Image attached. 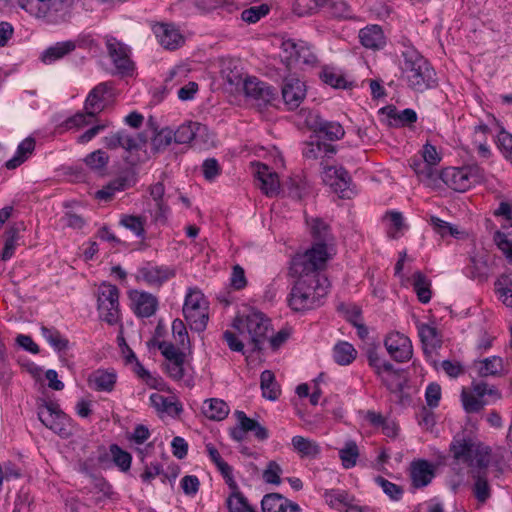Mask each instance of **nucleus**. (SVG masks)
I'll list each match as a JSON object with an SVG mask.
<instances>
[{"mask_svg":"<svg viewBox=\"0 0 512 512\" xmlns=\"http://www.w3.org/2000/svg\"><path fill=\"white\" fill-rule=\"evenodd\" d=\"M152 30L160 45L167 50H176L185 42L183 35L174 24L156 23Z\"/></svg>","mask_w":512,"mask_h":512,"instance_id":"obj_15","label":"nucleus"},{"mask_svg":"<svg viewBox=\"0 0 512 512\" xmlns=\"http://www.w3.org/2000/svg\"><path fill=\"white\" fill-rule=\"evenodd\" d=\"M139 277L150 286H161L175 276V269L169 266H155L148 263L138 271Z\"/></svg>","mask_w":512,"mask_h":512,"instance_id":"obj_18","label":"nucleus"},{"mask_svg":"<svg viewBox=\"0 0 512 512\" xmlns=\"http://www.w3.org/2000/svg\"><path fill=\"white\" fill-rule=\"evenodd\" d=\"M356 357L357 351L349 342L340 341L333 348V358L341 366L351 364Z\"/></svg>","mask_w":512,"mask_h":512,"instance_id":"obj_34","label":"nucleus"},{"mask_svg":"<svg viewBox=\"0 0 512 512\" xmlns=\"http://www.w3.org/2000/svg\"><path fill=\"white\" fill-rule=\"evenodd\" d=\"M325 499L330 507L342 511L347 506L350 497L344 490L331 489L325 492Z\"/></svg>","mask_w":512,"mask_h":512,"instance_id":"obj_46","label":"nucleus"},{"mask_svg":"<svg viewBox=\"0 0 512 512\" xmlns=\"http://www.w3.org/2000/svg\"><path fill=\"white\" fill-rule=\"evenodd\" d=\"M109 90L110 87L107 83H100L89 92L84 103V110L89 116L95 117L104 109V95Z\"/></svg>","mask_w":512,"mask_h":512,"instance_id":"obj_23","label":"nucleus"},{"mask_svg":"<svg viewBox=\"0 0 512 512\" xmlns=\"http://www.w3.org/2000/svg\"><path fill=\"white\" fill-rule=\"evenodd\" d=\"M206 131L207 127L199 122H185L174 131V142L176 144H189Z\"/></svg>","mask_w":512,"mask_h":512,"instance_id":"obj_25","label":"nucleus"},{"mask_svg":"<svg viewBox=\"0 0 512 512\" xmlns=\"http://www.w3.org/2000/svg\"><path fill=\"white\" fill-rule=\"evenodd\" d=\"M97 309L100 318L109 325H114L119 321V289L117 286L103 282L97 293Z\"/></svg>","mask_w":512,"mask_h":512,"instance_id":"obj_9","label":"nucleus"},{"mask_svg":"<svg viewBox=\"0 0 512 512\" xmlns=\"http://www.w3.org/2000/svg\"><path fill=\"white\" fill-rule=\"evenodd\" d=\"M327 278L297 279L287 298L288 306L295 312H305L320 307L329 289Z\"/></svg>","mask_w":512,"mask_h":512,"instance_id":"obj_2","label":"nucleus"},{"mask_svg":"<svg viewBox=\"0 0 512 512\" xmlns=\"http://www.w3.org/2000/svg\"><path fill=\"white\" fill-rule=\"evenodd\" d=\"M463 408L467 413H477L483 409L485 403L476 394L463 390L461 393Z\"/></svg>","mask_w":512,"mask_h":512,"instance_id":"obj_50","label":"nucleus"},{"mask_svg":"<svg viewBox=\"0 0 512 512\" xmlns=\"http://www.w3.org/2000/svg\"><path fill=\"white\" fill-rule=\"evenodd\" d=\"M152 406L161 412H166L173 416H178L182 411L179 403L173 402L170 398L165 397L158 393H153L150 396Z\"/></svg>","mask_w":512,"mask_h":512,"instance_id":"obj_36","label":"nucleus"},{"mask_svg":"<svg viewBox=\"0 0 512 512\" xmlns=\"http://www.w3.org/2000/svg\"><path fill=\"white\" fill-rule=\"evenodd\" d=\"M19 6L37 18L49 23L64 22L69 18L71 0H18Z\"/></svg>","mask_w":512,"mask_h":512,"instance_id":"obj_5","label":"nucleus"},{"mask_svg":"<svg viewBox=\"0 0 512 512\" xmlns=\"http://www.w3.org/2000/svg\"><path fill=\"white\" fill-rule=\"evenodd\" d=\"M291 444L294 451L301 458L315 459L321 452V448L316 441L303 436H294L291 440Z\"/></svg>","mask_w":512,"mask_h":512,"instance_id":"obj_28","label":"nucleus"},{"mask_svg":"<svg viewBox=\"0 0 512 512\" xmlns=\"http://www.w3.org/2000/svg\"><path fill=\"white\" fill-rule=\"evenodd\" d=\"M359 456V449L354 441H348L344 447L339 450V457L342 465L346 469H350L356 465Z\"/></svg>","mask_w":512,"mask_h":512,"instance_id":"obj_42","label":"nucleus"},{"mask_svg":"<svg viewBox=\"0 0 512 512\" xmlns=\"http://www.w3.org/2000/svg\"><path fill=\"white\" fill-rule=\"evenodd\" d=\"M282 468L275 461H270L263 471V479L266 483L278 485L281 482L280 475Z\"/></svg>","mask_w":512,"mask_h":512,"instance_id":"obj_60","label":"nucleus"},{"mask_svg":"<svg viewBox=\"0 0 512 512\" xmlns=\"http://www.w3.org/2000/svg\"><path fill=\"white\" fill-rule=\"evenodd\" d=\"M418 334L425 353H427L428 348L434 350L441 347L442 338L436 327L428 324H421L418 326Z\"/></svg>","mask_w":512,"mask_h":512,"instance_id":"obj_31","label":"nucleus"},{"mask_svg":"<svg viewBox=\"0 0 512 512\" xmlns=\"http://www.w3.org/2000/svg\"><path fill=\"white\" fill-rule=\"evenodd\" d=\"M232 493L227 498V507L229 512H256L248 503L247 498L238 489H231Z\"/></svg>","mask_w":512,"mask_h":512,"instance_id":"obj_39","label":"nucleus"},{"mask_svg":"<svg viewBox=\"0 0 512 512\" xmlns=\"http://www.w3.org/2000/svg\"><path fill=\"white\" fill-rule=\"evenodd\" d=\"M384 346L390 357L398 362L409 361L413 356L412 342L406 335L399 332L388 334L384 340Z\"/></svg>","mask_w":512,"mask_h":512,"instance_id":"obj_13","label":"nucleus"},{"mask_svg":"<svg viewBox=\"0 0 512 512\" xmlns=\"http://www.w3.org/2000/svg\"><path fill=\"white\" fill-rule=\"evenodd\" d=\"M442 181L458 192H465L470 189V182H468L467 173L463 167L448 168L442 171Z\"/></svg>","mask_w":512,"mask_h":512,"instance_id":"obj_26","label":"nucleus"},{"mask_svg":"<svg viewBox=\"0 0 512 512\" xmlns=\"http://www.w3.org/2000/svg\"><path fill=\"white\" fill-rule=\"evenodd\" d=\"M320 78L325 84H328L333 88H349L348 82L345 80V78L341 74H338L332 70L324 69L320 74Z\"/></svg>","mask_w":512,"mask_h":512,"instance_id":"obj_58","label":"nucleus"},{"mask_svg":"<svg viewBox=\"0 0 512 512\" xmlns=\"http://www.w3.org/2000/svg\"><path fill=\"white\" fill-rule=\"evenodd\" d=\"M260 387L264 398L275 401L278 399L281 390L275 380V375L270 370H264L260 376Z\"/></svg>","mask_w":512,"mask_h":512,"instance_id":"obj_33","label":"nucleus"},{"mask_svg":"<svg viewBox=\"0 0 512 512\" xmlns=\"http://www.w3.org/2000/svg\"><path fill=\"white\" fill-rule=\"evenodd\" d=\"M76 49V43L72 40L57 42L45 49L40 56L44 64H52L53 62L64 58Z\"/></svg>","mask_w":512,"mask_h":512,"instance_id":"obj_27","label":"nucleus"},{"mask_svg":"<svg viewBox=\"0 0 512 512\" xmlns=\"http://www.w3.org/2000/svg\"><path fill=\"white\" fill-rule=\"evenodd\" d=\"M322 167L321 177L326 185H329L341 198H349L348 188L351 183V177L348 171L340 166H330L324 160L320 163Z\"/></svg>","mask_w":512,"mask_h":512,"instance_id":"obj_10","label":"nucleus"},{"mask_svg":"<svg viewBox=\"0 0 512 512\" xmlns=\"http://www.w3.org/2000/svg\"><path fill=\"white\" fill-rule=\"evenodd\" d=\"M233 327L240 334L248 333L250 344L253 351H261L263 344L267 339V333L270 327V319L260 311H251L244 318L236 317L233 321Z\"/></svg>","mask_w":512,"mask_h":512,"instance_id":"obj_6","label":"nucleus"},{"mask_svg":"<svg viewBox=\"0 0 512 512\" xmlns=\"http://www.w3.org/2000/svg\"><path fill=\"white\" fill-rule=\"evenodd\" d=\"M449 450L454 460L472 469L486 465L487 446L464 433L454 436Z\"/></svg>","mask_w":512,"mask_h":512,"instance_id":"obj_4","label":"nucleus"},{"mask_svg":"<svg viewBox=\"0 0 512 512\" xmlns=\"http://www.w3.org/2000/svg\"><path fill=\"white\" fill-rule=\"evenodd\" d=\"M410 477L414 488L429 485L435 477V466L427 460H415L410 465Z\"/></svg>","mask_w":512,"mask_h":512,"instance_id":"obj_17","label":"nucleus"},{"mask_svg":"<svg viewBox=\"0 0 512 512\" xmlns=\"http://www.w3.org/2000/svg\"><path fill=\"white\" fill-rule=\"evenodd\" d=\"M110 452L113 457L114 463L122 470L127 471L130 469L132 457L130 453L121 449L118 445L112 444Z\"/></svg>","mask_w":512,"mask_h":512,"instance_id":"obj_54","label":"nucleus"},{"mask_svg":"<svg viewBox=\"0 0 512 512\" xmlns=\"http://www.w3.org/2000/svg\"><path fill=\"white\" fill-rule=\"evenodd\" d=\"M174 141V131L165 127L157 131L152 138V150L156 152L164 151Z\"/></svg>","mask_w":512,"mask_h":512,"instance_id":"obj_45","label":"nucleus"},{"mask_svg":"<svg viewBox=\"0 0 512 512\" xmlns=\"http://www.w3.org/2000/svg\"><path fill=\"white\" fill-rule=\"evenodd\" d=\"M385 218H388L391 222V228L388 231L389 236L398 238V233L405 227L402 214L397 211H389L385 214Z\"/></svg>","mask_w":512,"mask_h":512,"instance_id":"obj_61","label":"nucleus"},{"mask_svg":"<svg viewBox=\"0 0 512 512\" xmlns=\"http://www.w3.org/2000/svg\"><path fill=\"white\" fill-rule=\"evenodd\" d=\"M117 381V374L114 370L97 369L87 379L88 386L98 392L113 391Z\"/></svg>","mask_w":512,"mask_h":512,"instance_id":"obj_22","label":"nucleus"},{"mask_svg":"<svg viewBox=\"0 0 512 512\" xmlns=\"http://www.w3.org/2000/svg\"><path fill=\"white\" fill-rule=\"evenodd\" d=\"M145 223V217L135 215H123L119 222L121 226L125 227L126 229H129L139 238L145 237Z\"/></svg>","mask_w":512,"mask_h":512,"instance_id":"obj_41","label":"nucleus"},{"mask_svg":"<svg viewBox=\"0 0 512 512\" xmlns=\"http://www.w3.org/2000/svg\"><path fill=\"white\" fill-rule=\"evenodd\" d=\"M147 141L142 133L131 134L125 129L112 132L103 138L104 146L109 150L123 148L128 152L138 151Z\"/></svg>","mask_w":512,"mask_h":512,"instance_id":"obj_11","label":"nucleus"},{"mask_svg":"<svg viewBox=\"0 0 512 512\" xmlns=\"http://www.w3.org/2000/svg\"><path fill=\"white\" fill-rule=\"evenodd\" d=\"M270 8L267 4H261L259 6H252L242 11L241 19L247 23H256L262 17L267 15Z\"/></svg>","mask_w":512,"mask_h":512,"instance_id":"obj_55","label":"nucleus"},{"mask_svg":"<svg viewBox=\"0 0 512 512\" xmlns=\"http://www.w3.org/2000/svg\"><path fill=\"white\" fill-rule=\"evenodd\" d=\"M468 269L471 278L478 279L479 281L487 280L490 273L487 254L478 253L471 256Z\"/></svg>","mask_w":512,"mask_h":512,"instance_id":"obj_32","label":"nucleus"},{"mask_svg":"<svg viewBox=\"0 0 512 512\" xmlns=\"http://www.w3.org/2000/svg\"><path fill=\"white\" fill-rule=\"evenodd\" d=\"M463 168L467 173V178L468 182H470V187L485 181V171L478 164L466 165L463 166Z\"/></svg>","mask_w":512,"mask_h":512,"instance_id":"obj_63","label":"nucleus"},{"mask_svg":"<svg viewBox=\"0 0 512 512\" xmlns=\"http://www.w3.org/2000/svg\"><path fill=\"white\" fill-rule=\"evenodd\" d=\"M325 6V0H296L293 11L298 16H306L317 13Z\"/></svg>","mask_w":512,"mask_h":512,"instance_id":"obj_43","label":"nucleus"},{"mask_svg":"<svg viewBox=\"0 0 512 512\" xmlns=\"http://www.w3.org/2000/svg\"><path fill=\"white\" fill-rule=\"evenodd\" d=\"M412 286L421 303H428L430 301L432 294L430 289L431 283L422 272L417 271L413 274Z\"/></svg>","mask_w":512,"mask_h":512,"instance_id":"obj_35","label":"nucleus"},{"mask_svg":"<svg viewBox=\"0 0 512 512\" xmlns=\"http://www.w3.org/2000/svg\"><path fill=\"white\" fill-rule=\"evenodd\" d=\"M426 403L430 408H436L441 399V386L438 383H430L425 391Z\"/></svg>","mask_w":512,"mask_h":512,"instance_id":"obj_64","label":"nucleus"},{"mask_svg":"<svg viewBox=\"0 0 512 512\" xmlns=\"http://www.w3.org/2000/svg\"><path fill=\"white\" fill-rule=\"evenodd\" d=\"M375 482L378 484L383 492L393 501H399L402 499L404 490L401 486L390 482L382 476H376Z\"/></svg>","mask_w":512,"mask_h":512,"instance_id":"obj_47","label":"nucleus"},{"mask_svg":"<svg viewBox=\"0 0 512 512\" xmlns=\"http://www.w3.org/2000/svg\"><path fill=\"white\" fill-rule=\"evenodd\" d=\"M323 8L335 18H347L350 15V8L345 0H325Z\"/></svg>","mask_w":512,"mask_h":512,"instance_id":"obj_49","label":"nucleus"},{"mask_svg":"<svg viewBox=\"0 0 512 512\" xmlns=\"http://www.w3.org/2000/svg\"><path fill=\"white\" fill-rule=\"evenodd\" d=\"M503 367L502 359L500 357L486 358L482 362L480 373L483 376L497 375L501 372Z\"/></svg>","mask_w":512,"mask_h":512,"instance_id":"obj_59","label":"nucleus"},{"mask_svg":"<svg viewBox=\"0 0 512 512\" xmlns=\"http://www.w3.org/2000/svg\"><path fill=\"white\" fill-rule=\"evenodd\" d=\"M262 512H301L297 503L287 500L279 493L266 494L261 501Z\"/></svg>","mask_w":512,"mask_h":512,"instance_id":"obj_21","label":"nucleus"},{"mask_svg":"<svg viewBox=\"0 0 512 512\" xmlns=\"http://www.w3.org/2000/svg\"><path fill=\"white\" fill-rule=\"evenodd\" d=\"M38 418L48 429L62 438H68L71 434V419L55 402L43 401L38 406Z\"/></svg>","mask_w":512,"mask_h":512,"instance_id":"obj_8","label":"nucleus"},{"mask_svg":"<svg viewBox=\"0 0 512 512\" xmlns=\"http://www.w3.org/2000/svg\"><path fill=\"white\" fill-rule=\"evenodd\" d=\"M183 315L191 330L202 332L206 329L208 302L200 290H190L185 297Z\"/></svg>","mask_w":512,"mask_h":512,"instance_id":"obj_7","label":"nucleus"},{"mask_svg":"<svg viewBox=\"0 0 512 512\" xmlns=\"http://www.w3.org/2000/svg\"><path fill=\"white\" fill-rule=\"evenodd\" d=\"M420 182L425 184L428 187H437L439 181H442V172H439L436 168V165L427 163L425 168H421L419 173L417 174Z\"/></svg>","mask_w":512,"mask_h":512,"instance_id":"obj_44","label":"nucleus"},{"mask_svg":"<svg viewBox=\"0 0 512 512\" xmlns=\"http://www.w3.org/2000/svg\"><path fill=\"white\" fill-rule=\"evenodd\" d=\"M244 429H248V432H253L255 438L259 441H265L269 437V432L266 427L261 425L258 421L248 417L245 414V418L242 420Z\"/></svg>","mask_w":512,"mask_h":512,"instance_id":"obj_56","label":"nucleus"},{"mask_svg":"<svg viewBox=\"0 0 512 512\" xmlns=\"http://www.w3.org/2000/svg\"><path fill=\"white\" fill-rule=\"evenodd\" d=\"M35 139L32 137L25 138L17 147L15 155L5 163V167L9 170L19 167L24 163L35 150Z\"/></svg>","mask_w":512,"mask_h":512,"instance_id":"obj_29","label":"nucleus"},{"mask_svg":"<svg viewBox=\"0 0 512 512\" xmlns=\"http://www.w3.org/2000/svg\"><path fill=\"white\" fill-rule=\"evenodd\" d=\"M306 96V85L297 78H286L282 86V98L289 110L300 106Z\"/></svg>","mask_w":512,"mask_h":512,"instance_id":"obj_16","label":"nucleus"},{"mask_svg":"<svg viewBox=\"0 0 512 512\" xmlns=\"http://www.w3.org/2000/svg\"><path fill=\"white\" fill-rule=\"evenodd\" d=\"M86 165L93 170H102L109 162V156L105 151L98 149L88 154L84 159Z\"/></svg>","mask_w":512,"mask_h":512,"instance_id":"obj_53","label":"nucleus"},{"mask_svg":"<svg viewBox=\"0 0 512 512\" xmlns=\"http://www.w3.org/2000/svg\"><path fill=\"white\" fill-rule=\"evenodd\" d=\"M158 348L161 350L162 355L168 362L186 357L184 352L177 349L172 343H168L166 341L159 342Z\"/></svg>","mask_w":512,"mask_h":512,"instance_id":"obj_62","label":"nucleus"},{"mask_svg":"<svg viewBox=\"0 0 512 512\" xmlns=\"http://www.w3.org/2000/svg\"><path fill=\"white\" fill-rule=\"evenodd\" d=\"M359 39L364 47L372 50L382 49L386 44L383 30L378 25H371L361 29Z\"/></svg>","mask_w":512,"mask_h":512,"instance_id":"obj_24","label":"nucleus"},{"mask_svg":"<svg viewBox=\"0 0 512 512\" xmlns=\"http://www.w3.org/2000/svg\"><path fill=\"white\" fill-rule=\"evenodd\" d=\"M202 413L210 420L221 421L228 416L229 406L221 399L211 398L204 401Z\"/></svg>","mask_w":512,"mask_h":512,"instance_id":"obj_30","label":"nucleus"},{"mask_svg":"<svg viewBox=\"0 0 512 512\" xmlns=\"http://www.w3.org/2000/svg\"><path fill=\"white\" fill-rule=\"evenodd\" d=\"M400 62L402 78L415 92H424L437 86L434 68L415 48L405 47Z\"/></svg>","mask_w":512,"mask_h":512,"instance_id":"obj_1","label":"nucleus"},{"mask_svg":"<svg viewBox=\"0 0 512 512\" xmlns=\"http://www.w3.org/2000/svg\"><path fill=\"white\" fill-rule=\"evenodd\" d=\"M134 313L142 318H148L155 314L158 307L157 298L147 292L137 290L130 292Z\"/></svg>","mask_w":512,"mask_h":512,"instance_id":"obj_19","label":"nucleus"},{"mask_svg":"<svg viewBox=\"0 0 512 512\" xmlns=\"http://www.w3.org/2000/svg\"><path fill=\"white\" fill-rule=\"evenodd\" d=\"M486 465L484 467H478L477 469L486 472L487 468L491 466L496 472V476L501 475L505 468L504 450L502 448L496 449L494 452L489 446H487V455L485 457Z\"/></svg>","mask_w":512,"mask_h":512,"instance_id":"obj_37","label":"nucleus"},{"mask_svg":"<svg viewBox=\"0 0 512 512\" xmlns=\"http://www.w3.org/2000/svg\"><path fill=\"white\" fill-rule=\"evenodd\" d=\"M106 48L112 62H114V59H117V57H122L130 53V48L113 36H106Z\"/></svg>","mask_w":512,"mask_h":512,"instance_id":"obj_52","label":"nucleus"},{"mask_svg":"<svg viewBox=\"0 0 512 512\" xmlns=\"http://www.w3.org/2000/svg\"><path fill=\"white\" fill-rule=\"evenodd\" d=\"M472 477L475 479L473 492L479 502L484 503L491 495L490 487L487 481V474L479 469L472 471Z\"/></svg>","mask_w":512,"mask_h":512,"instance_id":"obj_38","label":"nucleus"},{"mask_svg":"<svg viewBox=\"0 0 512 512\" xmlns=\"http://www.w3.org/2000/svg\"><path fill=\"white\" fill-rule=\"evenodd\" d=\"M305 122L311 131L329 141L340 140L345 135V130L339 122L327 121L315 112H309Z\"/></svg>","mask_w":512,"mask_h":512,"instance_id":"obj_12","label":"nucleus"},{"mask_svg":"<svg viewBox=\"0 0 512 512\" xmlns=\"http://www.w3.org/2000/svg\"><path fill=\"white\" fill-rule=\"evenodd\" d=\"M243 90L245 95L255 100L259 106L270 104L277 95L272 86L256 77H246L243 80Z\"/></svg>","mask_w":512,"mask_h":512,"instance_id":"obj_14","label":"nucleus"},{"mask_svg":"<svg viewBox=\"0 0 512 512\" xmlns=\"http://www.w3.org/2000/svg\"><path fill=\"white\" fill-rule=\"evenodd\" d=\"M41 332L45 340L58 352L69 348V340L64 338L57 329L43 326Z\"/></svg>","mask_w":512,"mask_h":512,"instance_id":"obj_40","label":"nucleus"},{"mask_svg":"<svg viewBox=\"0 0 512 512\" xmlns=\"http://www.w3.org/2000/svg\"><path fill=\"white\" fill-rule=\"evenodd\" d=\"M430 224L432 225L434 231L439 234L441 237L452 236L457 238L460 232L457 227L451 225L450 223L436 217L432 216L430 218Z\"/></svg>","mask_w":512,"mask_h":512,"instance_id":"obj_51","label":"nucleus"},{"mask_svg":"<svg viewBox=\"0 0 512 512\" xmlns=\"http://www.w3.org/2000/svg\"><path fill=\"white\" fill-rule=\"evenodd\" d=\"M18 231L16 227H11L6 231L4 247L1 253V259L3 261L9 260L13 256L18 239Z\"/></svg>","mask_w":512,"mask_h":512,"instance_id":"obj_48","label":"nucleus"},{"mask_svg":"<svg viewBox=\"0 0 512 512\" xmlns=\"http://www.w3.org/2000/svg\"><path fill=\"white\" fill-rule=\"evenodd\" d=\"M329 226L323 222L321 219L316 218L312 222L311 233L313 238L316 240V243H323L327 246V241L329 240Z\"/></svg>","mask_w":512,"mask_h":512,"instance_id":"obj_57","label":"nucleus"},{"mask_svg":"<svg viewBox=\"0 0 512 512\" xmlns=\"http://www.w3.org/2000/svg\"><path fill=\"white\" fill-rule=\"evenodd\" d=\"M259 181V188L268 197L278 195L280 191V182L278 174L272 171L266 164L258 163L255 173Z\"/></svg>","mask_w":512,"mask_h":512,"instance_id":"obj_20","label":"nucleus"},{"mask_svg":"<svg viewBox=\"0 0 512 512\" xmlns=\"http://www.w3.org/2000/svg\"><path fill=\"white\" fill-rule=\"evenodd\" d=\"M327 260V246L323 243H315L304 253L296 254L292 258L290 273L298 279L326 278L320 271L326 266Z\"/></svg>","mask_w":512,"mask_h":512,"instance_id":"obj_3","label":"nucleus"}]
</instances>
